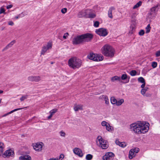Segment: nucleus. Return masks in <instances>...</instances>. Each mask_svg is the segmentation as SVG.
<instances>
[{
    "label": "nucleus",
    "mask_w": 160,
    "mask_h": 160,
    "mask_svg": "<svg viewBox=\"0 0 160 160\" xmlns=\"http://www.w3.org/2000/svg\"><path fill=\"white\" fill-rule=\"evenodd\" d=\"M114 9H115V8L113 7H112L109 8V10L108 11V17L109 18H112L113 16H112V10H114Z\"/></svg>",
    "instance_id": "2eb2a0df"
},
{
    "label": "nucleus",
    "mask_w": 160,
    "mask_h": 160,
    "mask_svg": "<svg viewBox=\"0 0 160 160\" xmlns=\"http://www.w3.org/2000/svg\"><path fill=\"white\" fill-rule=\"evenodd\" d=\"M104 100L105 101V102L106 104H109V99L107 96L104 98Z\"/></svg>",
    "instance_id": "79ce46f5"
},
{
    "label": "nucleus",
    "mask_w": 160,
    "mask_h": 160,
    "mask_svg": "<svg viewBox=\"0 0 160 160\" xmlns=\"http://www.w3.org/2000/svg\"><path fill=\"white\" fill-rule=\"evenodd\" d=\"M22 109V108H18L15 109L11 111H10V112H9L7 113V114H4V115H3V116L5 117L8 114H10L13 113L14 112L17 111L18 110H20L21 109Z\"/></svg>",
    "instance_id": "393cba45"
},
{
    "label": "nucleus",
    "mask_w": 160,
    "mask_h": 160,
    "mask_svg": "<svg viewBox=\"0 0 160 160\" xmlns=\"http://www.w3.org/2000/svg\"><path fill=\"white\" fill-rule=\"evenodd\" d=\"M67 11V9L66 8H64L62 9L61 10V12L63 14L65 13Z\"/></svg>",
    "instance_id": "49530a36"
},
{
    "label": "nucleus",
    "mask_w": 160,
    "mask_h": 160,
    "mask_svg": "<svg viewBox=\"0 0 160 160\" xmlns=\"http://www.w3.org/2000/svg\"><path fill=\"white\" fill-rule=\"evenodd\" d=\"M74 153L79 157H82L83 154L82 150L78 148H75L73 150Z\"/></svg>",
    "instance_id": "9b49d317"
},
{
    "label": "nucleus",
    "mask_w": 160,
    "mask_h": 160,
    "mask_svg": "<svg viewBox=\"0 0 160 160\" xmlns=\"http://www.w3.org/2000/svg\"><path fill=\"white\" fill-rule=\"evenodd\" d=\"M96 16V15L94 13H90L88 15L87 17L89 18H94Z\"/></svg>",
    "instance_id": "cd10ccee"
},
{
    "label": "nucleus",
    "mask_w": 160,
    "mask_h": 160,
    "mask_svg": "<svg viewBox=\"0 0 160 160\" xmlns=\"http://www.w3.org/2000/svg\"><path fill=\"white\" fill-rule=\"evenodd\" d=\"M82 60L76 57L70 58L68 61V65L69 67L74 69L79 68L82 65Z\"/></svg>",
    "instance_id": "20e7f679"
},
{
    "label": "nucleus",
    "mask_w": 160,
    "mask_h": 160,
    "mask_svg": "<svg viewBox=\"0 0 160 160\" xmlns=\"http://www.w3.org/2000/svg\"><path fill=\"white\" fill-rule=\"evenodd\" d=\"M107 96H106V95H102L100 96V98L101 99H102V98L104 99L105 98V97H106Z\"/></svg>",
    "instance_id": "13d9d810"
},
{
    "label": "nucleus",
    "mask_w": 160,
    "mask_h": 160,
    "mask_svg": "<svg viewBox=\"0 0 160 160\" xmlns=\"http://www.w3.org/2000/svg\"><path fill=\"white\" fill-rule=\"evenodd\" d=\"M149 124L147 125L141 123H133L130 125L131 131L137 134L145 133L149 129Z\"/></svg>",
    "instance_id": "f257e3e1"
},
{
    "label": "nucleus",
    "mask_w": 160,
    "mask_h": 160,
    "mask_svg": "<svg viewBox=\"0 0 160 160\" xmlns=\"http://www.w3.org/2000/svg\"><path fill=\"white\" fill-rule=\"evenodd\" d=\"M133 149L134 151V152L136 153H138L139 150V149L138 148H135Z\"/></svg>",
    "instance_id": "09e8293b"
},
{
    "label": "nucleus",
    "mask_w": 160,
    "mask_h": 160,
    "mask_svg": "<svg viewBox=\"0 0 160 160\" xmlns=\"http://www.w3.org/2000/svg\"><path fill=\"white\" fill-rule=\"evenodd\" d=\"M64 158V156L63 154H61L58 158H56V159H58V160H62Z\"/></svg>",
    "instance_id": "de8ad7c7"
},
{
    "label": "nucleus",
    "mask_w": 160,
    "mask_h": 160,
    "mask_svg": "<svg viewBox=\"0 0 160 160\" xmlns=\"http://www.w3.org/2000/svg\"><path fill=\"white\" fill-rule=\"evenodd\" d=\"M117 100L114 97H112L111 98V102L112 104H116Z\"/></svg>",
    "instance_id": "bb28decb"
},
{
    "label": "nucleus",
    "mask_w": 160,
    "mask_h": 160,
    "mask_svg": "<svg viewBox=\"0 0 160 160\" xmlns=\"http://www.w3.org/2000/svg\"><path fill=\"white\" fill-rule=\"evenodd\" d=\"M121 78V80H125L124 83H126L128 82L129 81L130 77L128 76L126 74H123L122 75Z\"/></svg>",
    "instance_id": "f8f14e48"
},
{
    "label": "nucleus",
    "mask_w": 160,
    "mask_h": 160,
    "mask_svg": "<svg viewBox=\"0 0 160 160\" xmlns=\"http://www.w3.org/2000/svg\"><path fill=\"white\" fill-rule=\"evenodd\" d=\"M114 154L112 152H109L106 153L102 157L103 160H113Z\"/></svg>",
    "instance_id": "1a4fd4ad"
},
{
    "label": "nucleus",
    "mask_w": 160,
    "mask_h": 160,
    "mask_svg": "<svg viewBox=\"0 0 160 160\" xmlns=\"http://www.w3.org/2000/svg\"><path fill=\"white\" fill-rule=\"evenodd\" d=\"M145 33L144 31L143 30H141L139 32V35L140 36H143Z\"/></svg>",
    "instance_id": "a19ab883"
},
{
    "label": "nucleus",
    "mask_w": 160,
    "mask_h": 160,
    "mask_svg": "<svg viewBox=\"0 0 160 160\" xmlns=\"http://www.w3.org/2000/svg\"><path fill=\"white\" fill-rule=\"evenodd\" d=\"M151 28L150 26V25L149 24H148L145 28L146 33H148L150 32L151 30Z\"/></svg>",
    "instance_id": "c85d7f7f"
},
{
    "label": "nucleus",
    "mask_w": 160,
    "mask_h": 160,
    "mask_svg": "<svg viewBox=\"0 0 160 160\" xmlns=\"http://www.w3.org/2000/svg\"><path fill=\"white\" fill-rule=\"evenodd\" d=\"M30 157L28 155H22L19 157L20 160H29Z\"/></svg>",
    "instance_id": "a211bd4d"
},
{
    "label": "nucleus",
    "mask_w": 160,
    "mask_h": 160,
    "mask_svg": "<svg viewBox=\"0 0 160 160\" xmlns=\"http://www.w3.org/2000/svg\"><path fill=\"white\" fill-rule=\"evenodd\" d=\"M1 101H2V99H0V103H1Z\"/></svg>",
    "instance_id": "680f3d73"
},
{
    "label": "nucleus",
    "mask_w": 160,
    "mask_h": 160,
    "mask_svg": "<svg viewBox=\"0 0 160 160\" xmlns=\"http://www.w3.org/2000/svg\"><path fill=\"white\" fill-rule=\"evenodd\" d=\"M142 2L141 1H139L135 5L133 8V9H136V8H137L140 6H141L142 4Z\"/></svg>",
    "instance_id": "a878e982"
},
{
    "label": "nucleus",
    "mask_w": 160,
    "mask_h": 160,
    "mask_svg": "<svg viewBox=\"0 0 160 160\" xmlns=\"http://www.w3.org/2000/svg\"><path fill=\"white\" fill-rule=\"evenodd\" d=\"M92 155L90 154H88L87 155L86 159L87 160H91L92 158Z\"/></svg>",
    "instance_id": "7c9ffc66"
},
{
    "label": "nucleus",
    "mask_w": 160,
    "mask_h": 160,
    "mask_svg": "<svg viewBox=\"0 0 160 160\" xmlns=\"http://www.w3.org/2000/svg\"><path fill=\"white\" fill-rule=\"evenodd\" d=\"M101 125L103 126L106 127L107 126L109 125V123L105 121H103L101 123Z\"/></svg>",
    "instance_id": "c9c22d12"
},
{
    "label": "nucleus",
    "mask_w": 160,
    "mask_h": 160,
    "mask_svg": "<svg viewBox=\"0 0 160 160\" xmlns=\"http://www.w3.org/2000/svg\"><path fill=\"white\" fill-rule=\"evenodd\" d=\"M4 12L5 10L4 8L2 7L0 9V14L4 13Z\"/></svg>",
    "instance_id": "3c124183"
},
{
    "label": "nucleus",
    "mask_w": 160,
    "mask_h": 160,
    "mask_svg": "<svg viewBox=\"0 0 160 160\" xmlns=\"http://www.w3.org/2000/svg\"><path fill=\"white\" fill-rule=\"evenodd\" d=\"M52 45L51 43L48 42L47 45L44 46L42 48L41 54L44 55L48 50L52 48Z\"/></svg>",
    "instance_id": "9d476101"
},
{
    "label": "nucleus",
    "mask_w": 160,
    "mask_h": 160,
    "mask_svg": "<svg viewBox=\"0 0 160 160\" xmlns=\"http://www.w3.org/2000/svg\"><path fill=\"white\" fill-rule=\"evenodd\" d=\"M57 109H54L51 110L50 112V115L48 117V119H50L52 117V115L57 112Z\"/></svg>",
    "instance_id": "412c9836"
},
{
    "label": "nucleus",
    "mask_w": 160,
    "mask_h": 160,
    "mask_svg": "<svg viewBox=\"0 0 160 160\" xmlns=\"http://www.w3.org/2000/svg\"><path fill=\"white\" fill-rule=\"evenodd\" d=\"M144 96H146V97H150L151 96V94L148 93H146L143 95Z\"/></svg>",
    "instance_id": "5fc2aeb1"
},
{
    "label": "nucleus",
    "mask_w": 160,
    "mask_h": 160,
    "mask_svg": "<svg viewBox=\"0 0 160 160\" xmlns=\"http://www.w3.org/2000/svg\"><path fill=\"white\" fill-rule=\"evenodd\" d=\"M27 95H25L21 97V98H20V100L21 101H22L26 99L27 98Z\"/></svg>",
    "instance_id": "4c0bfd02"
},
{
    "label": "nucleus",
    "mask_w": 160,
    "mask_h": 160,
    "mask_svg": "<svg viewBox=\"0 0 160 160\" xmlns=\"http://www.w3.org/2000/svg\"><path fill=\"white\" fill-rule=\"evenodd\" d=\"M156 57H158L160 56V51H157L156 53Z\"/></svg>",
    "instance_id": "864d4df0"
},
{
    "label": "nucleus",
    "mask_w": 160,
    "mask_h": 160,
    "mask_svg": "<svg viewBox=\"0 0 160 160\" xmlns=\"http://www.w3.org/2000/svg\"><path fill=\"white\" fill-rule=\"evenodd\" d=\"M82 106L81 105H75L74 106V109L75 111L82 109Z\"/></svg>",
    "instance_id": "f3484780"
},
{
    "label": "nucleus",
    "mask_w": 160,
    "mask_h": 160,
    "mask_svg": "<svg viewBox=\"0 0 160 160\" xmlns=\"http://www.w3.org/2000/svg\"><path fill=\"white\" fill-rule=\"evenodd\" d=\"M16 42L15 40L12 41L10 43L8 44L2 50V51L4 52L11 47Z\"/></svg>",
    "instance_id": "4468645a"
},
{
    "label": "nucleus",
    "mask_w": 160,
    "mask_h": 160,
    "mask_svg": "<svg viewBox=\"0 0 160 160\" xmlns=\"http://www.w3.org/2000/svg\"><path fill=\"white\" fill-rule=\"evenodd\" d=\"M116 143L119 145V146H120V144H121V142H119L118 140H116L115 141Z\"/></svg>",
    "instance_id": "603ef678"
},
{
    "label": "nucleus",
    "mask_w": 160,
    "mask_h": 160,
    "mask_svg": "<svg viewBox=\"0 0 160 160\" xmlns=\"http://www.w3.org/2000/svg\"><path fill=\"white\" fill-rule=\"evenodd\" d=\"M68 33L67 32V33H65L64 34V35L63 36V38L65 39H66L67 37H68Z\"/></svg>",
    "instance_id": "8fccbe9b"
},
{
    "label": "nucleus",
    "mask_w": 160,
    "mask_h": 160,
    "mask_svg": "<svg viewBox=\"0 0 160 160\" xmlns=\"http://www.w3.org/2000/svg\"><path fill=\"white\" fill-rule=\"evenodd\" d=\"M14 154L13 151L11 149L6 150L4 153V155L6 157H9L13 155Z\"/></svg>",
    "instance_id": "ddd939ff"
},
{
    "label": "nucleus",
    "mask_w": 160,
    "mask_h": 160,
    "mask_svg": "<svg viewBox=\"0 0 160 160\" xmlns=\"http://www.w3.org/2000/svg\"><path fill=\"white\" fill-rule=\"evenodd\" d=\"M98 139V141L99 142V143L100 145L105 143L106 142V141L104 140L101 136H98L97 138Z\"/></svg>",
    "instance_id": "6ab92c4d"
},
{
    "label": "nucleus",
    "mask_w": 160,
    "mask_h": 160,
    "mask_svg": "<svg viewBox=\"0 0 160 160\" xmlns=\"http://www.w3.org/2000/svg\"><path fill=\"white\" fill-rule=\"evenodd\" d=\"M111 80L112 82H114L116 80L120 81H121V78L120 77L115 76L112 78Z\"/></svg>",
    "instance_id": "5701e85b"
},
{
    "label": "nucleus",
    "mask_w": 160,
    "mask_h": 160,
    "mask_svg": "<svg viewBox=\"0 0 160 160\" xmlns=\"http://www.w3.org/2000/svg\"><path fill=\"white\" fill-rule=\"evenodd\" d=\"M138 80L139 82L142 83H144L145 82L144 78L142 77H140L138 79Z\"/></svg>",
    "instance_id": "72a5a7b5"
},
{
    "label": "nucleus",
    "mask_w": 160,
    "mask_h": 160,
    "mask_svg": "<svg viewBox=\"0 0 160 160\" xmlns=\"http://www.w3.org/2000/svg\"><path fill=\"white\" fill-rule=\"evenodd\" d=\"M102 53L104 56L109 57L112 58L115 53L114 49L109 45L106 44L101 49Z\"/></svg>",
    "instance_id": "7ed1b4c3"
},
{
    "label": "nucleus",
    "mask_w": 160,
    "mask_h": 160,
    "mask_svg": "<svg viewBox=\"0 0 160 160\" xmlns=\"http://www.w3.org/2000/svg\"><path fill=\"white\" fill-rule=\"evenodd\" d=\"M142 83V84L141 85V87L142 88H143L145 85V82L144 83Z\"/></svg>",
    "instance_id": "bf43d9fd"
},
{
    "label": "nucleus",
    "mask_w": 160,
    "mask_h": 160,
    "mask_svg": "<svg viewBox=\"0 0 160 160\" xmlns=\"http://www.w3.org/2000/svg\"><path fill=\"white\" fill-rule=\"evenodd\" d=\"M102 149H106L108 147V145L106 143V142L105 143L102 144L100 145Z\"/></svg>",
    "instance_id": "c756f323"
},
{
    "label": "nucleus",
    "mask_w": 160,
    "mask_h": 160,
    "mask_svg": "<svg viewBox=\"0 0 160 160\" xmlns=\"http://www.w3.org/2000/svg\"><path fill=\"white\" fill-rule=\"evenodd\" d=\"M158 4L150 9V11L147 15L148 18L152 19L153 18L156 16L158 11Z\"/></svg>",
    "instance_id": "39448f33"
},
{
    "label": "nucleus",
    "mask_w": 160,
    "mask_h": 160,
    "mask_svg": "<svg viewBox=\"0 0 160 160\" xmlns=\"http://www.w3.org/2000/svg\"><path fill=\"white\" fill-rule=\"evenodd\" d=\"M136 154L134 152V151L132 149H131L129 152V158L130 159L132 158L133 157H134Z\"/></svg>",
    "instance_id": "dca6fc26"
},
{
    "label": "nucleus",
    "mask_w": 160,
    "mask_h": 160,
    "mask_svg": "<svg viewBox=\"0 0 160 160\" xmlns=\"http://www.w3.org/2000/svg\"><path fill=\"white\" fill-rule=\"evenodd\" d=\"M5 148L4 144L1 142H0V156L3 153Z\"/></svg>",
    "instance_id": "aec40b11"
},
{
    "label": "nucleus",
    "mask_w": 160,
    "mask_h": 160,
    "mask_svg": "<svg viewBox=\"0 0 160 160\" xmlns=\"http://www.w3.org/2000/svg\"><path fill=\"white\" fill-rule=\"evenodd\" d=\"M87 58L89 59L95 61H102L103 57L101 54H98L93 53H90L88 56Z\"/></svg>",
    "instance_id": "423d86ee"
},
{
    "label": "nucleus",
    "mask_w": 160,
    "mask_h": 160,
    "mask_svg": "<svg viewBox=\"0 0 160 160\" xmlns=\"http://www.w3.org/2000/svg\"><path fill=\"white\" fill-rule=\"evenodd\" d=\"M60 133V136L62 137H65V136L66 134L65 132H63L62 131H61Z\"/></svg>",
    "instance_id": "a18cd8bd"
},
{
    "label": "nucleus",
    "mask_w": 160,
    "mask_h": 160,
    "mask_svg": "<svg viewBox=\"0 0 160 160\" xmlns=\"http://www.w3.org/2000/svg\"><path fill=\"white\" fill-rule=\"evenodd\" d=\"M124 102V100L123 99H121L118 100H117L116 104L117 106H120Z\"/></svg>",
    "instance_id": "b1692460"
},
{
    "label": "nucleus",
    "mask_w": 160,
    "mask_h": 160,
    "mask_svg": "<svg viewBox=\"0 0 160 160\" xmlns=\"http://www.w3.org/2000/svg\"><path fill=\"white\" fill-rule=\"evenodd\" d=\"M32 146L33 149L37 152H40L42 151V147L44 146V144L42 142H38L37 143H33Z\"/></svg>",
    "instance_id": "0eeeda50"
},
{
    "label": "nucleus",
    "mask_w": 160,
    "mask_h": 160,
    "mask_svg": "<svg viewBox=\"0 0 160 160\" xmlns=\"http://www.w3.org/2000/svg\"><path fill=\"white\" fill-rule=\"evenodd\" d=\"M12 7V5H9L7 6V9H9L11 8Z\"/></svg>",
    "instance_id": "6e6d98bb"
},
{
    "label": "nucleus",
    "mask_w": 160,
    "mask_h": 160,
    "mask_svg": "<svg viewBox=\"0 0 160 160\" xmlns=\"http://www.w3.org/2000/svg\"><path fill=\"white\" fill-rule=\"evenodd\" d=\"M126 146V144L125 142H121V144L120 146L122 148H124Z\"/></svg>",
    "instance_id": "37998d69"
},
{
    "label": "nucleus",
    "mask_w": 160,
    "mask_h": 160,
    "mask_svg": "<svg viewBox=\"0 0 160 160\" xmlns=\"http://www.w3.org/2000/svg\"><path fill=\"white\" fill-rule=\"evenodd\" d=\"M106 130L109 132H111L112 131V127L110 126L109 124V125L106 126Z\"/></svg>",
    "instance_id": "e433bc0d"
},
{
    "label": "nucleus",
    "mask_w": 160,
    "mask_h": 160,
    "mask_svg": "<svg viewBox=\"0 0 160 160\" xmlns=\"http://www.w3.org/2000/svg\"><path fill=\"white\" fill-rule=\"evenodd\" d=\"M94 26L95 27H98L99 24V22L98 21H97L95 22H94Z\"/></svg>",
    "instance_id": "ea45409f"
},
{
    "label": "nucleus",
    "mask_w": 160,
    "mask_h": 160,
    "mask_svg": "<svg viewBox=\"0 0 160 160\" xmlns=\"http://www.w3.org/2000/svg\"><path fill=\"white\" fill-rule=\"evenodd\" d=\"M130 75L132 76H135L136 75L137 72L136 70H133L130 71L129 73Z\"/></svg>",
    "instance_id": "2f4dec72"
},
{
    "label": "nucleus",
    "mask_w": 160,
    "mask_h": 160,
    "mask_svg": "<svg viewBox=\"0 0 160 160\" xmlns=\"http://www.w3.org/2000/svg\"><path fill=\"white\" fill-rule=\"evenodd\" d=\"M147 89L148 88H147L142 89L141 90V93L142 95H144L145 94V92L147 91Z\"/></svg>",
    "instance_id": "f704fd0d"
},
{
    "label": "nucleus",
    "mask_w": 160,
    "mask_h": 160,
    "mask_svg": "<svg viewBox=\"0 0 160 160\" xmlns=\"http://www.w3.org/2000/svg\"><path fill=\"white\" fill-rule=\"evenodd\" d=\"M137 15L136 12H133L132 13V14L131 15V18H133L136 17Z\"/></svg>",
    "instance_id": "c03bdc74"
},
{
    "label": "nucleus",
    "mask_w": 160,
    "mask_h": 160,
    "mask_svg": "<svg viewBox=\"0 0 160 160\" xmlns=\"http://www.w3.org/2000/svg\"><path fill=\"white\" fill-rule=\"evenodd\" d=\"M96 33L100 36L105 37L107 36L108 32L106 29L100 28L96 30Z\"/></svg>",
    "instance_id": "6e6552de"
},
{
    "label": "nucleus",
    "mask_w": 160,
    "mask_h": 160,
    "mask_svg": "<svg viewBox=\"0 0 160 160\" xmlns=\"http://www.w3.org/2000/svg\"><path fill=\"white\" fill-rule=\"evenodd\" d=\"M93 37L92 34L89 33L78 35L72 39V43L73 45H77L84 42H88Z\"/></svg>",
    "instance_id": "f03ea898"
},
{
    "label": "nucleus",
    "mask_w": 160,
    "mask_h": 160,
    "mask_svg": "<svg viewBox=\"0 0 160 160\" xmlns=\"http://www.w3.org/2000/svg\"><path fill=\"white\" fill-rule=\"evenodd\" d=\"M157 66V63L155 62H152V66L153 68H156Z\"/></svg>",
    "instance_id": "58836bf2"
},
{
    "label": "nucleus",
    "mask_w": 160,
    "mask_h": 160,
    "mask_svg": "<svg viewBox=\"0 0 160 160\" xmlns=\"http://www.w3.org/2000/svg\"><path fill=\"white\" fill-rule=\"evenodd\" d=\"M8 24L11 26H13L14 25V23L12 21H11L8 22Z\"/></svg>",
    "instance_id": "4d7b16f0"
},
{
    "label": "nucleus",
    "mask_w": 160,
    "mask_h": 160,
    "mask_svg": "<svg viewBox=\"0 0 160 160\" xmlns=\"http://www.w3.org/2000/svg\"><path fill=\"white\" fill-rule=\"evenodd\" d=\"M3 92V91L0 90V94L2 93Z\"/></svg>",
    "instance_id": "052dcab7"
},
{
    "label": "nucleus",
    "mask_w": 160,
    "mask_h": 160,
    "mask_svg": "<svg viewBox=\"0 0 160 160\" xmlns=\"http://www.w3.org/2000/svg\"><path fill=\"white\" fill-rule=\"evenodd\" d=\"M40 80V78L39 77H31V81L37 82L39 81Z\"/></svg>",
    "instance_id": "4be33fe9"
},
{
    "label": "nucleus",
    "mask_w": 160,
    "mask_h": 160,
    "mask_svg": "<svg viewBox=\"0 0 160 160\" xmlns=\"http://www.w3.org/2000/svg\"><path fill=\"white\" fill-rule=\"evenodd\" d=\"M24 14L22 12L20 14L18 15L17 16L15 17L14 18L15 19H18L19 18H22V17H23L24 16Z\"/></svg>",
    "instance_id": "473e14b6"
}]
</instances>
